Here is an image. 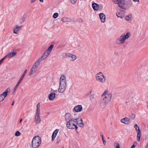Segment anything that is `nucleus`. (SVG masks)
Listing matches in <instances>:
<instances>
[{
	"label": "nucleus",
	"instance_id": "f257e3e1",
	"mask_svg": "<svg viewBox=\"0 0 148 148\" xmlns=\"http://www.w3.org/2000/svg\"><path fill=\"white\" fill-rule=\"evenodd\" d=\"M119 4L118 7L125 10H128L132 5V2L131 0H123Z\"/></svg>",
	"mask_w": 148,
	"mask_h": 148
},
{
	"label": "nucleus",
	"instance_id": "f03ea898",
	"mask_svg": "<svg viewBox=\"0 0 148 148\" xmlns=\"http://www.w3.org/2000/svg\"><path fill=\"white\" fill-rule=\"evenodd\" d=\"M130 36V33H127L126 34H123L115 41V43L117 45H122L125 43V41Z\"/></svg>",
	"mask_w": 148,
	"mask_h": 148
},
{
	"label": "nucleus",
	"instance_id": "7ed1b4c3",
	"mask_svg": "<svg viewBox=\"0 0 148 148\" xmlns=\"http://www.w3.org/2000/svg\"><path fill=\"white\" fill-rule=\"evenodd\" d=\"M41 143V138L39 136L34 137L32 142V145L33 148L38 147Z\"/></svg>",
	"mask_w": 148,
	"mask_h": 148
},
{
	"label": "nucleus",
	"instance_id": "20e7f679",
	"mask_svg": "<svg viewBox=\"0 0 148 148\" xmlns=\"http://www.w3.org/2000/svg\"><path fill=\"white\" fill-rule=\"evenodd\" d=\"M111 95H107L104 97L103 99L101 101L100 105L102 108H104L106 105L111 100Z\"/></svg>",
	"mask_w": 148,
	"mask_h": 148
},
{
	"label": "nucleus",
	"instance_id": "39448f33",
	"mask_svg": "<svg viewBox=\"0 0 148 148\" xmlns=\"http://www.w3.org/2000/svg\"><path fill=\"white\" fill-rule=\"evenodd\" d=\"M95 77L97 81L99 82L103 83L106 81V77L101 72H99L97 74Z\"/></svg>",
	"mask_w": 148,
	"mask_h": 148
},
{
	"label": "nucleus",
	"instance_id": "423d86ee",
	"mask_svg": "<svg viewBox=\"0 0 148 148\" xmlns=\"http://www.w3.org/2000/svg\"><path fill=\"white\" fill-rule=\"evenodd\" d=\"M75 122L80 127H83L84 126L82 118L80 116H78L75 118Z\"/></svg>",
	"mask_w": 148,
	"mask_h": 148
},
{
	"label": "nucleus",
	"instance_id": "0eeeda50",
	"mask_svg": "<svg viewBox=\"0 0 148 148\" xmlns=\"http://www.w3.org/2000/svg\"><path fill=\"white\" fill-rule=\"evenodd\" d=\"M10 88L7 89L2 94L0 95V102L3 101L8 95V93L10 92Z\"/></svg>",
	"mask_w": 148,
	"mask_h": 148
},
{
	"label": "nucleus",
	"instance_id": "6e6552de",
	"mask_svg": "<svg viewBox=\"0 0 148 148\" xmlns=\"http://www.w3.org/2000/svg\"><path fill=\"white\" fill-rule=\"evenodd\" d=\"M66 125L67 127L69 129H74V119H72L67 122Z\"/></svg>",
	"mask_w": 148,
	"mask_h": 148
},
{
	"label": "nucleus",
	"instance_id": "1a4fd4ad",
	"mask_svg": "<svg viewBox=\"0 0 148 148\" xmlns=\"http://www.w3.org/2000/svg\"><path fill=\"white\" fill-rule=\"evenodd\" d=\"M60 84H66V77L65 75H62L60 78Z\"/></svg>",
	"mask_w": 148,
	"mask_h": 148
},
{
	"label": "nucleus",
	"instance_id": "9d476101",
	"mask_svg": "<svg viewBox=\"0 0 148 148\" xmlns=\"http://www.w3.org/2000/svg\"><path fill=\"white\" fill-rule=\"evenodd\" d=\"M66 87V84H60L58 89V92L60 93H62L65 91Z\"/></svg>",
	"mask_w": 148,
	"mask_h": 148
},
{
	"label": "nucleus",
	"instance_id": "9b49d317",
	"mask_svg": "<svg viewBox=\"0 0 148 148\" xmlns=\"http://www.w3.org/2000/svg\"><path fill=\"white\" fill-rule=\"evenodd\" d=\"M22 26H18L17 25H15L13 28V33L15 34H18V31L22 28Z\"/></svg>",
	"mask_w": 148,
	"mask_h": 148
},
{
	"label": "nucleus",
	"instance_id": "f8f14e48",
	"mask_svg": "<svg viewBox=\"0 0 148 148\" xmlns=\"http://www.w3.org/2000/svg\"><path fill=\"white\" fill-rule=\"evenodd\" d=\"M121 121L122 123L126 124H129L131 123L130 119L126 117L122 119Z\"/></svg>",
	"mask_w": 148,
	"mask_h": 148
},
{
	"label": "nucleus",
	"instance_id": "ddd939ff",
	"mask_svg": "<svg viewBox=\"0 0 148 148\" xmlns=\"http://www.w3.org/2000/svg\"><path fill=\"white\" fill-rule=\"evenodd\" d=\"M16 53L14 52H10L9 53L6 55L4 57L5 59L8 57L9 58H11L12 57L15 56L16 55Z\"/></svg>",
	"mask_w": 148,
	"mask_h": 148
},
{
	"label": "nucleus",
	"instance_id": "4468645a",
	"mask_svg": "<svg viewBox=\"0 0 148 148\" xmlns=\"http://www.w3.org/2000/svg\"><path fill=\"white\" fill-rule=\"evenodd\" d=\"M82 107L81 105H78L75 107V111L79 112L82 110Z\"/></svg>",
	"mask_w": 148,
	"mask_h": 148
},
{
	"label": "nucleus",
	"instance_id": "2eb2a0df",
	"mask_svg": "<svg viewBox=\"0 0 148 148\" xmlns=\"http://www.w3.org/2000/svg\"><path fill=\"white\" fill-rule=\"evenodd\" d=\"M137 134L136 137L137 140L138 141H140V137L141 135V131L140 128H138V130L136 131Z\"/></svg>",
	"mask_w": 148,
	"mask_h": 148
},
{
	"label": "nucleus",
	"instance_id": "dca6fc26",
	"mask_svg": "<svg viewBox=\"0 0 148 148\" xmlns=\"http://www.w3.org/2000/svg\"><path fill=\"white\" fill-rule=\"evenodd\" d=\"M132 14H130L125 16V19L126 21L130 22H131L132 20Z\"/></svg>",
	"mask_w": 148,
	"mask_h": 148
},
{
	"label": "nucleus",
	"instance_id": "f3484780",
	"mask_svg": "<svg viewBox=\"0 0 148 148\" xmlns=\"http://www.w3.org/2000/svg\"><path fill=\"white\" fill-rule=\"evenodd\" d=\"M99 17L101 22L104 23L106 21V16L103 13H101L99 14Z\"/></svg>",
	"mask_w": 148,
	"mask_h": 148
},
{
	"label": "nucleus",
	"instance_id": "a211bd4d",
	"mask_svg": "<svg viewBox=\"0 0 148 148\" xmlns=\"http://www.w3.org/2000/svg\"><path fill=\"white\" fill-rule=\"evenodd\" d=\"M59 130L58 129L56 130L55 131L53 132L52 136V141H53L54 140L56 137V135L58 132Z\"/></svg>",
	"mask_w": 148,
	"mask_h": 148
},
{
	"label": "nucleus",
	"instance_id": "6ab92c4d",
	"mask_svg": "<svg viewBox=\"0 0 148 148\" xmlns=\"http://www.w3.org/2000/svg\"><path fill=\"white\" fill-rule=\"evenodd\" d=\"M41 120L40 117V116H36L34 120V122L36 124H38L40 123Z\"/></svg>",
	"mask_w": 148,
	"mask_h": 148
},
{
	"label": "nucleus",
	"instance_id": "aec40b11",
	"mask_svg": "<svg viewBox=\"0 0 148 148\" xmlns=\"http://www.w3.org/2000/svg\"><path fill=\"white\" fill-rule=\"evenodd\" d=\"M111 95V99L112 97V93H108V90H106L102 94V96H105L104 97H106L107 96V95Z\"/></svg>",
	"mask_w": 148,
	"mask_h": 148
},
{
	"label": "nucleus",
	"instance_id": "412c9836",
	"mask_svg": "<svg viewBox=\"0 0 148 148\" xmlns=\"http://www.w3.org/2000/svg\"><path fill=\"white\" fill-rule=\"evenodd\" d=\"M44 60L45 58H43V56H42L41 58H40L36 61L34 64L38 66L40 65L41 62Z\"/></svg>",
	"mask_w": 148,
	"mask_h": 148
},
{
	"label": "nucleus",
	"instance_id": "4be33fe9",
	"mask_svg": "<svg viewBox=\"0 0 148 148\" xmlns=\"http://www.w3.org/2000/svg\"><path fill=\"white\" fill-rule=\"evenodd\" d=\"M61 20L64 22H71L72 21V19L69 18L64 17L62 18Z\"/></svg>",
	"mask_w": 148,
	"mask_h": 148
},
{
	"label": "nucleus",
	"instance_id": "5701e85b",
	"mask_svg": "<svg viewBox=\"0 0 148 148\" xmlns=\"http://www.w3.org/2000/svg\"><path fill=\"white\" fill-rule=\"evenodd\" d=\"M55 97V94L53 92L51 93L49 96V99L50 100H53Z\"/></svg>",
	"mask_w": 148,
	"mask_h": 148
},
{
	"label": "nucleus",
	"instance_id": "b1692460",
	"mask_svg": "<svg viewBox=\"0 0 148 148\" xmlns=\"http://www.w3.org/2000/svg\"><path fill=\"white\" fill-rule=\"evenodd\" d=\"M92 7L93 9L95 10H97L99 8V5L95 3H94L92 4Z\"/></svg>",
	"mask_w": 148,
	"mask_h": 148
},
{
	"label": "nucleus",
	"instance_id": "393cba45",
	"mask_svg": "<svg viewBox=\"0 0 148 148\" xmlns=\"http://www.w3.org/2000/svg\"><path fill=\"white\" fill-rule=\"evenodd\" d=\"M116 14L118 18H123L124 17L122 13L117 12L116 13Z\"/></svg>",
	"mask_w": 148,
	"mask_h": 148
},
{
	"label": "nucleus",
	"instance_id": "a878e982",
	"mask_svg": "<svg viewBox=\"0 0 148 148\" xmlns=\"http://www.w3.org/2000/svg\"><path fill=\"white\" fill-rule=\"evenodd\" d=\"M50 53H49L48 51H45L43 55L42 56H43V58H45V59L47 57V56L49 55Z\"/></svg>",
	"mask_w": 148,
	"mask_h": 148
},
{
	"label": "nucleus",
	"instance_id": "bb28decb",
	"mask_svg": "<svg viewBox=\"0 0 148 148\" xmlns=\"http://www.w3.org/2000/svg\"><path fill=\"white\" fill-rule=\"evenodd\" d=\"M66 56L69 58L70 60L72 61L74 60L73 59V55L72 54L68 53L66 54Z\"/></svg>",
	"mask_w": 148,
	"mask_h": 148
},
{
	"label": "nucleus",
	"instance_id": "cd10ccee",
	"mask_svg": "<svg viewBox=\"0 0 148 148\" xmlns=\"http://www.w3.org/2000/svg\"><path fill=\"white\" fill-rule=\"evenodd\" d=\"M123 0H113V1L114 3L117 4L118 6L119 5V4L121 3Z\"/></svg>",
	"mask_w": 148,
	"mask_h": 148
},
{
	"label": "nucleus",
	"instance_id": "c85d7f7f",
	"mask_svg": "<svg viewBox=\"0 0 148 148\" xmlns=\"http://www.w3.org/2000/svg\"><path fill=\"white\" fill-rule=\"evenodd\" d=\"M38 66L34 64L32 66L31 69L36 72V70L37 69Z\"/></svg>",
	"mask_w": 148,
	"mask_h": 148
},
{
	"label": "nucleus",
	"instance_id": "c756f323",
	"mask_svg": "<svg viewBox=\"0 0 148 148\" xmlns=\"http://www.w3.org/2000/svg\"><path fill=\"white\" fill-rule=\"evenodd\" d=\"M71 114L69 113H67L65 115V119L66 120H69L70 119V118L71 117Z\"/></svg>",
	"mask_w": 148,
	"mask_h": 148
},
{
	"label": "nucleus",
	"instance_id": "7c9ffc66",
	"mask_svg": "<svg viewBox=\"0 0 148 148\" xmlns=\"http://www.w3.org/2000/svg\"><path fill=\"white\" fill-rule=\"evenodd\" d=\"M54 45H51L47 50L49 53H51V51L53 48Z\"/></svg>",
	"mask_w": 148,
	"mask_h": 148
},
{
	"label": "nucleus",
	"instance_id": "2f4dec72",
	"mask_svg": "<svg viewBox=\"0 0 148 148\" xmlns=\"http://www.w3.org/2000/svg\"><path fill=\"white\" fill-rule=\"evenodd\" d=\"M114 145L116 148H120L119 143L117 142H115Z\"/></svg>",
	"mask_w": 148,
	"mask_h": 148
},
{
	"label": "nucleus",
	"instance_id": "473e14b6",
	"mask_svg": "<svg viewBox=\"0 0 148 148\" xmlns=\"http://www.w3.org/2000/svg\"><path fill=\"white\" fill-rule=\"evenodd\" d=\"M129 117L131 119L133 120L135 117V115L134 114H131L129 115Z\"/></svg>",
	"mask_w": 148,
	"mask_h": 148
},
{
	"label": "nucleus",
	"instance_id": "72a5a7b5",
	"mask_svg": "<svg viewBox=\"0 0 148 148\" xmlns=\"http://www.w3.org/2000/svg\"><path fill=\"white\" fill-rule=\"evenodd\" d=\"M36 72L33 70L32 69H31L30 71V72L29 74V76H31L35 72Z\"/></svg>",
	"mask_w": 148,
	"mask_h": 148
},
{
	"label": "nucleus",
	"instance_id": "f704fd0d",
	"mask_svg": "<svg viewBox=\"0 0 148 148\" xmlns=\"http://www.w3.org/2000/svg\"><path fill=\"white\" fill-rule=\"evenodd\" d=\"M25 17H23L22 18L20 19L19 22L20 24H22L25 21Z\"/></svg>",
	"mask_w": 148,
	"mask_h": 148
},
{
	"label": "nucleus",
	"instance_id": "c9c22d12",
	"mask_svg": "<svg viewBox=\"0 0 148 148\" xmlns=\"http://www.w3.org/2000/svg\"><path fill=\"white\" fill-rule=\"evenodd\" d=\"M40 109H37L36 112V116H40Z\"/></svg>",
	"mask_w": 148,
	"mask_h": 148
},
{
	"label": "nucleus",
	"instance_id": "e433bc0d",
	"mask_svg": "<svg viewBox=\"0 0 148 148\" xmlns=\"http://www.w3.org/2000/svg\"><path fill=\"white\" fill-rule=\"evenodd\" d=\"M58 13H55L53 15V17L54 18H56L58 17Z\"/></svg>",
	"mask_w": 148,
	"mask_h": 148
},
{
	"label": "nucleus",
	"instance_id": "4c0bfd02",
	"mask_svg": "<svg viewBox=\"0 0 148 148\" xmlns=\"http://www.w3.org/2000/svg\"><path fill=\"white\" fill-rule=\"evenodd\" d=\"M21 134V133L18 131H17L15 133V136H20Z\"/></svg>",
	"mask_w": 148,
	"mask_h": 148
},
{
	"label": "nucleus",
	"instance_id": "58836bf2",
	"mask_svg": "<svg viewBox=\"0 0 148 148\" xmlns=\"http://www.w3.org/2000/svg\"><path fill=\"white\" fill-rule=\"evenodd\" d=\"M24 77L21 76L20 79H19L18 82L20 84L22 82Z\"/></svg>",
	"mask_w": 148,
	"mask_h": 148
},
{
	"label": "nucleus",
	"instance_id": "ea45409f",
	"mask_svg": "<svg viewBox=\"0 0 148 148\" xmlns=\"http://www.w3.org/2000/svg\"><path fill=\"white\" fill-rule=\"evenodd\" d=\"M20 84L19 83H18V82L16 84L15 86L14 87V92H15L16 90V89L18 87V86Z\"/></svg>",
	"mask_w": 148,
	"mask_h": 148
},
{
	"label": "nucleus",
	"instance_id": "a19ab883",
	"mask_svg": "<svg viewBox=\"0 0 148 148\" xmlns=\"http://www.w3.org/2000/svg\"><path fill=\"white\" fill-rule=\"evenodd\" d=\"M134 127L135 129V130L136 131L138 130V128H139V127L138 126L137 124H135L134 126Z\"/></svg>",
	"mask_w": 148,
	"mask_h": 148
},
{
	"label": "nucleus",
	"instance_id": "79ce46f5",
	"mask_svg": "<svg viewBox=\"0 0 148 148\" xmlns=\"http://www.w3.org/2000/svg\"><path fill=\"white\" fill-rule=\"evenodd\" d=\"M75 131L77 133H78L79 131L78 130V127L75 124Z\"/></svg>",
	"mask_w": 148,
	"mask_h": 148
},
{
	"label": "nucleus",
	"instance_id": "37998d69",
	"mask_svg": "<svg viewBox=\"0 0 148 148\" xmlns=\"http://www.w3.org/2000/svg\"><path fill=\"white\" fill-rule=\"evenodd\" d=\"M94 98V95H90V100H92Z\"/></svg>",
	"mask_w": 148,
	"mask_h": 148
},
{
	"label": "nucleus",
	"instance_id": "c03bdc74",
	"mask_svg": "<svg viewBox=\"0 0 148 148\" xmlns=\"http://www.w3.org/2000/svg\"><path fill=\"white\" fill-rule=\"evenodd\" d=\"M27 69H25L24 71V72L23 73V74L22 75V76H23V77H24L25 75V74L26 73V72L27 71Z\"/></svg>",
	"mask_w": 148,
	"mask_h": 148
},
{
	"label": "nucleus",
	"instance_id": "a18cd8bd",
	"mask_svg": "<svg viewBox=\"0 0 148 148\" xmlns=\"http://www.w3.org/2000/svg\"><path fill=\"white\" fill-rule=\"evenodd\" d=\"M40 103H39L37 106V109H40Z\"/></svg>",
	"mask_w": 148,
	"mask_h": 148
},
{
	"label": "nucleus",
	"instance_id": "49530a36",
	"mask_svg": "<svg viewBox=\"0 0 148 148\" xmlns=\"http://www.w3.org/2000/svg\"><path fill=\"white\" fill-rule=\"evenodd\" d=\"M5 59H4V58H2V59H1L0 60V64L2 63V62H3V61L5 60Z\"/></svg>",
	"mask_w": 148,
	"mask_h": 148
},
{
	"label": "nucleus",
	"instance_id": "de8ad7c7",
	"mask_svg": "<svg viewBox=\"0 0 148 148\" xmlns=\"http://www.w3.org/2000/svg\"><path fill=\"white\" fill-rule=\"evenodd\" d=\"M100 136H101V137L102 138V140L104 139L103 134L102 133V132L100 133Z\"/></svg>",
	"mask_w": 148,
	"mask_h": 148
},
{
	"label": "nucleus",
	"instance_id": "09e8293b",
	"mask_svg": "<svg viewBox=\"0 0 148 148\" xmlns=\"http://www.w3.org/2000/svg\"><path fill=\"white\" fill-rule=\"evenodd\" d=\"M102 140L103 143V144L104 145H106V141L104 140V139H102Z\"/></svg>",
	"mask_w": 148,
	"mask_h": 148
},
{
	"label": "nucleus",
	"instance_id": "8fccbe9b",
	"mask_svg": "<svg viewBox=\"0 0 148 148\" xmlns=\"http://www.w3.org/2000/svg\"><path fill=\"white\" fill-rule=\"evenodd\" d=\"M136 145H135L134 144L131 147V148H134L136 147Z\"/></svg>",
	"mask_w": 148,
	"mask_h": 148
},
{
	"label": "nucleus",
	"instance_id": "3c124183",
	"mask_svg": "<svg viewBox=\"0 0 148 148\" xmlns=\"http://www.w3.org/2000/svg\"><path fill=\"white\" fill-rule=\"evenodd\" d=\"M71 3L73 4H74V0H70Z\"/></svg>",
	"mask_w": 148,
	"mask_h": 148
},
{
	"label": "nucleus",
	"instance_id": "603ef678",
	"mask_svg": "<svg viewBox=\"0 0 148 148\" xmlns=\"http://www.w3.org/2000/svg\"><path fill=\"white\" fill-rule=\"evenodd\" d=\"M36 0H31V2L32 3H34Z\"/></svg>",
	"mask_w": 148,
	"mask_h": 148
},
{
	"label": "nucleus",
	"instance_id": "864d4df0",
	"mask_svg": "<svg viewBox=\"0 0 148 148\" xmlns=\"http://www.w3.org/2000/svg\"><path fill=\"white\" fill-rule=\"evenodd\" d=\"M118 53L117 52H114V54L115 55H118Z\"/></svg>",
	"mask_w": 148,
	"mask_h": 148
},
{
	"label": "nucleus",
	"instance_id": "5fc2aeb1",
	"mask_svg": "<svg viewBox=\"0 0 148 148\" xmlns=\"http://www.w3.org/2000/svg\"><path fill=\"white\" fill-rule=\"evenodd\" d=\"M134 2H139V0H133Z\"/></svg>",
	"mask_w": 148,
	"mask_h": 148
},
{
	"label": "nucleus",
	"instance_id": "6e6d98bb",
	"mask_svg": "<svg viewBox=\"0 0 148 148\" xmlns=\"http://www.w3.org/2000/svg\"><path fill=\"white\" fill-rule=\"evenodd\" d=\"M99 6V7H100L101 8H102L103 7V5H101Z\"/></svg>",
	"mask_w": 148,
	"mask_h": 148
},
{
	"label": "nucleus",
	"instance_id": "4d7b16f0",
	"mask_svg": "<svg viewBox=\"0 0 148 148\" xmlns=\"http://www.w3.org/2000/svg\"><path fill=\"white\" fill-rule=\"evenodd\" d=\"M60 139L59 138H58L57 139V143H58L59 142H60Z\"/></svg>",
	"mask_w": 148,
	"mask_h": 148
},
{
	"label": "nucleus",
	"instance_id": "13d9d810",
	"mask_svg": "<svg viewBox=\"0 0 148 148\" xmlns=\"http://www.w3.org/2000/svg\"><path fill=\"white\" fill-rule=\"evenodd\" d=\"M145 148H148V143L147 144Z\"/></svg>",
	"mask_w": 148,
	"mask_h": 148
},
{
	"label": "nucleus",
	"instance_id": "bf43d9fd",
	"mask_svg": "<svg viewBox=\"0 0 148 148\" xmlns=\"http://www.w3.org/2000/svg\"><path fill=\"white\" fill-rule=\"evenodd\" d=\"M83 21L81 19H80V20L79 21L81 22H83Z\"/></svg>",
	"mask_w": 148,
	"mask_h": 148
},
{
	"label": "nucleus",
	"instance_id": "052dcab7",
	"mask_svg": "<svg viewBox=\"0 0 148 148\" xmlns=\"http://www.w3.org/2000/svg\"><path fill=\"white\" fill-rule=\"evenodd\" d=\"M91 92H92V90H91L88 93V95H90V94H91Z\"/></svg>",
	"mask_w": 148,
	"mask_h": 148
},
{
	"label": "nucleus",
	"instance_id": "680f3d73",
	"mask_svg": "<svg viewBox=\"0 0 148 148\" xmlns=\"http://www.w3.org/2000/svg\"><path fill=\"white\" fill-rule=\"evenodd\" d=\"M14 104V101H13L12 103L11 104V105L13 106V105Z\"/></svg>",
	"mask_w": 148,
	"mask_h": 148
},
{
	"label": "nucleus",
	"instance_id": "e2e57ef3",
	"mask_svg": "<svg viewBox=\"0 0 148 148\" xmlns=\"http://www.w3.org/2000/svg\"><path fill=\"white\" fill-rule=\"evenodd\" d=\"M40 1L41 2H43V0H40Z\"/></svg>",
	"mask_w": 148,
	"mask_h": 148
},
{
	"label": "nucleus",
	"instance_id": "0e129e2a",
	"mask_svg": "<svg viewBox=\"0 0 148 148\" xmlns=\"http://www.w3.org/2000/svg\"><path fill=\"white\" fill-rule=\"evenodd\" d=\"M22 119H20V121H19V123H21V122L22 121Z\"/></svg>",
	"mask_w": 148,
	"mask_h": 148
},
{
	"label": "nucleus",
	"instance_id": "69168bd1",
	"mask_svg": "<svg viewBox=\"0 0 148 148\" xmlns=\"http://www.w3.org/2000/svg\"><path fill=\"white\" fill-rule=\"evenodd\" d=\"M77 58V57L75 55V60H76Z\"/></svg>",
	"mask_w": 148,
	"mask_h": 148
},
{
	"label": "nucleus",
	"instance_id": "338daca9",
	"mask_svg": "<svg viewBox=\"0 0 148 148\" xmlns=\"http://www.w3.org/2000/svg\"><path fill=\"white\" fill-rule=\"evenodd\" d=\"M74 110V108H73V111Z\"/></svg>",
	"mask_w": 148,
	"mask_h": 148
},
{
	"label": "nucleus",
	"instance_id": "774afa93",
	"mask_svg": "<svg viewBox=\"0 0 148 148\" xmlns=\"http://www.w3.org/2000/svg\"><path fill=\"white\" fill-rule=\"evenodd\" d=\"M14 92H13L12 94H13V93H14Z\"/></svg>",
	"mask_w": 148,
	"mask_h": 148
}]
</instances>
